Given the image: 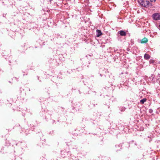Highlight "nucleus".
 <instances>
[{
    "instance_id": "nucleus-1",
    "label": "nucleus",
    "mask_w": 160,
    "mask_h": 160,
    "mask_svg": "<svg viewBox=\"0 0 160 160\" xmlns=\"http://www.w3.org/2000/svg\"><path fill=\"white\" fill-rule=\"evenodd\" d=\"M138 2L140 5L146 8L152 6L148 0H138Z\"/></svg>"
},
{
    "instance_id": "nucleus-2",
    "label": "nucleus",
    "mask_w": 160,
    "mask_h": 160,
    "mask_svg": "<svg viewBox=\"0 0 160 160\" xmlns=\"http://www.w3.org/2000/svg\"><path fill=\"white\" fill-rule=\"evenodd\" d=\"M152 17L155 20H160V14L158 13H154L152 14Z\"/></svg>"
},
{
    "instance_id": "nucleus-3",
    "label": "nucleus",
    "mask_w": 160,
    "mask_h": 160,
    "mask_svg": "<svg viewBox=\"0 0 160 160\" xmlns=\"http://www.w3.org/2000/svg\"><path fill=\"white\" fill-rule=\"evenodd\" d=\"M148 41V39L146 38H144L140 40V42L141 43H146Z\"/></svg>"
},
{
    "instance_id": "nucleus-4",
    "label": "nucleus",
    "mask_w": 160,
    "mask_h": 160,
    "mask_svg": "<svg viewBox=\"0 0 160 160\" xmlns=\"http://www.w3.org/2000/svg\"><path fill=\"white\" fill-rule=\"evenodd\" d=\"M96 33L97 37H100L102 34L101 31L98 29L96 30Z\"/></svg>"
},
{
    "instance_id": "nucleus-5",
    "label": "nucleus",
    "mask_w": 160,
    "mask_h": 160,
    "mask_svg": "<svg viewBox=\"0 0 160 160\" xmlns=\"http://www.w3.org/2000/svg\"><path fill=\"white\" fill-rule=\"evenodd\" d=\"M116 152H118V151H119L122 148V146L120 145H116Z\"/></svg>"
},
{
    "instance_id": "nucleus-6",
    "label": "nucleus",
    "mask_w": 160,
    "mask_h": 160,
    "mask_svg": "<svg viewBox=\"0 0 160 160\" xmlns=\"http://www.w3.org/2000/svg\"><path fill=\"white\" fill-rule=\"evenodd\" d=\"M119 33L121 36H125L126 35V32L123 30L119 31Z\"/></svg>"
},
{
    "instance_id": "nucleus-7",
    "label": "nucleus",
    "mask_w": 160,
    "mask_h": 160,
    "mask_svg": "<svg viewBox=\"0 0 160 160\" xmlns=\"http://www.w3.org/2000/svg\"><path fill=\"white\" fill-rule=\"evenodd\" d=\"M144 58L145 59L148 60L150 58V56L148 54L146 53L144 55Z\"/></svg>"
},
{
    "instance_id": "nucleus-8",
    "label": "nucleus",
    "mask_w": 160,
    "mask_h": 160,
    "mask_svg": "<svg viewBox=\"0 0 160 160\" xmlns=\"http://www.w3.org/2000/svg\"><path fill=\"white\" fill-rule=\"evenodd\" d=\"M147 100V99L146 98H144L140 100V102L141 104H143Z\"/></svg>"
},
{
    "instance_id": "nucleus-9",
    "label": "nucleus",
    "mask_w": 160,
    "mask_h": 160,
    "mask_svg": "<svg viewBox=\"0 0 160 160\" xmlns=\"http://www.w3.org/2000/svg\"><path fill=\"white\" fill-rule=\"evenodd\" d=\"M126 108L124 107H122L120 108V110L122 112H123L125 111Z\"/></svg>"
},
{
    "instance_id": "nucleus-10",
    "label": "nucleus",
    "mask_w": 160,
    "mask_h": 160,
    "mask_svg": "<svg viewBox=\"0 0 160 160\" xmlns=\"http://www.w3.org/2000/svg\"><path fill=\"white\" fill-rule=\"evenodd\" d=\"M154 62V61L153 60L151 59L149 61V63H152Z\"/></svg>"
},
{
    "instance_id": "nucleus-11",
    "label": "nucleus",
    "mask_w": 160,
    "mask_h": 160,
    "mask_svg": "<svg viewBox=\"0 0 160 160\" xmlns=\"http://www.w3.org/2000/svg\"><path fill=\"white\" fill-rule=\"evenodd\" d=\"M149 112L150 113H152L153 112V110L151 109H149Z\"/></svg>"
},
{
    "instance_id": "nucleus-12",
    "label": "nucleus",
    "mask_w": 160,
    "mask_h": 160,
    "mask_svg": "<svg viewBox=\"0 0 160 160\" xmlns=\"http://www.w3.org/2000/svg\"><path fill=\"white\" fill-rule=\"evenodd\" d=\"M151 2H155L156 0H150Z\"/></svg>"
},
{
    "instance_id": "nucleus-13",
    "label": "nucleus",
    "mask_w": 160,
    "mask_h": 160,
    "mask_svg": "<svg viewBox=\"0 0 160 160\" xmlns=\"http://www.w3.org/2000/svg\"><path fill=\"white\" fill-rule=\"evenodd\" d=\"M158 28L160 30V23L159 26L158 27Z\"/></svg>"
}]
</instances>
